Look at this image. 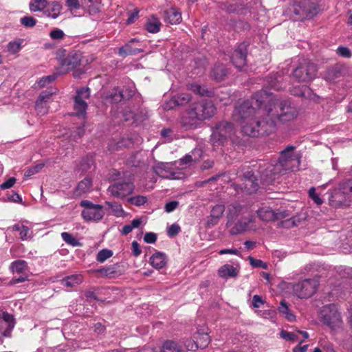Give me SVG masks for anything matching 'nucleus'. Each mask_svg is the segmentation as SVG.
<instances>
[{
	"label": "nucleus",
	"instance_id": "1",
	"mask_svg": "<svg viewBox=\"0 0 352 352\" xmlns=\"http://www.w3.org/2000/svg\"><path fill=\"white\" fill-rule=\"evenodd\" d=\"M263 124L256 122L255 128L250 125L244 126L245 131L250 137H258L269 135L276 129L277 122H286L294 120L298 116L295 107L291 105L287 100H275L270 101L263 108Z\"/></svg>",
	"mask_w": 352,
	"mask_h": 352
},
{
	"label": "nucleus",
	"instance_id": "2",
	"mask_svg": "<svg viewBox=\"0 0 352 352\" xmlns=\"http://www.w3.org/2000/svg\"><path fill=\"white\" fill-rule=\"evenodd\" d=\"M268 97L267 91L261 90L255 93L250 100H245L235 107L232 114L233 119L241 124L242 131L245 135H248L244 126L250 125L252 128H255L256 122L263 125L265 115L262 106Z\"/></svg>",
	"mask_w": 352,
	"mask_h": 352
},
{
	"label": "nucleus",
	"instance_id": "3",
	"mask_svg": "<svg viewBox=\"0 0 352 352\" xmlns=\"http://www.w3.org/2000/svg\"><path fill=\"white\" fill-rule=\"evenodd\" d=\"M295 146H288L280 152L278 160L275 164L265 163V169L260 173L265 177L267 182H272L276 176L282 175L285 171H294L300 165V155L294 152Z\"/></svg>",
	"mask_w": 352,
	"mask_h": 352
},
{
	"label": "nucleus",
	"instance_id": "4",
	"mask_svg": "<svg viewBox=\"0 0 352 352\" xmlns=\"http://www.w3.org/2000/svg\"><path fill=\"white\" fill-rule=\"evenodd\" d=\"M217 108L211 100L203 99L190 104L182 117L184 125L195 126L198 121H204L213 117Z\"/></svg>",
	"mask_w": 352,
	"mask_h": 352
},
{
	"label": "nucleus",
	"instance_id": "5",
	"mask_svg": "<svg viewBox=\"0 0 352 352\" xmlns=\"http://www.w3.org/2000/svg\"><path fill=\"white\" fill-rule=\"evenodd\" d=\"M265 167L263 163L259 164L258 167L256 165H254L253 168L246 170L241 177L242 184L240 186L241 190L250 195L256 192L259 188L258 176L261 182L270 184V182H267L264 175L260 173V170L265 169Z\"/></svg>",
	"mask_w": 352,
	"mask_h": 352
},
{
	"label": "nucleus",
	"instance_id": "6",
	"mask_svg": "<svg viewBox=\"0 0 352 352\" xmlns=\"http://www.w3.org/2000/svg\"><path fill=\"white\" fill-rule=\"evenodd\" d=\"M291 10L294 14V20H305L316 16L320 8L317 0H302L294 3Z\"/></svg>",
	"mask_w": 352,
	"mask_h": 352
},
{
	"label": "nucleus",
	"instance_id": "7",
	"mask_svg": "<svg viewBox=\"0 0 352 352\" xmlns=\"http://www.w3.org/2000/svg\"><path fill=\"white\" fill-rule=\"evenodd\" d=\"M234 133V127L231 122L227 121L219 122L217 124L210 137L212 146L215 149L221 146H223Z\"/></svg>",
	"mask_w": 352,
	"mask_h": 352
},
{
	"label": "nucleus",
	"instance_id": "8",
	"mask_svg": "<svg viewBox=\"0 0 352 352\" xmlns=\"http://www.w3.org/2000/svg\"><path fill=\"white\" fill-rule=\"evenodd\" d=\"M317 65L307 59H302L292 72L293 77L298 82H309L317 75Z\"/></svg>",
	"mask_w": 352,
	"mask_h": 352
},
{
	"label": "nucleus",
	"instance_id": "9",
	"mask_svg": "<svg viewBox=\"0 0 352 352\" xmlns=\"http://www.w3.org/2000/svg\"><path fill=\"white\" fill-rule=\"evenodd\" d=\"M320 319L332 330L341 327L342 324L340 314L334 305H329L322 308L320 311Z\"/></svg>",
	"mask_w": 352,
	"mask_h": 352
},
{
	"label": "nucleus",
	"instance_id": "10",
	"mask_svg": "<svg viewBox=\"0 0 352 352\" xmlns=\"http://www.w3.org/2000/svg\"><path fill=\"white\" fill-rule=\"evenodd\" d=\"M318 285L319 282L317 279H305L293 285V292L300 298H307L316 293Z\"/></svg>",
	"mask_w": 352,
	"mask_h": 352
},
{
	"label": "nucleus",
	"instance_id": "11",
	"mask_svg": "<svg viewBox=\"0 0 352 352\" xmlns=\"http://www.w3.org/2000/svg\"><path fill=\"white\" fill-rule=\"evenodd\" d=\"M80 205L84 208L81 216L86 221H98L104 217L103 206L101 205L94 204L89 200H82Z\"/></svg>",
	"mask_w": 352,
	"mask_h": 352
},
{
	"label": "nucleus",
	"instance_id": "12",
	"mask_svg": "<svg viewBox=\"0 0 352 352\" xmlns=\"http://www.w3.org/2000/svg\"><path fill=\"white\" fill-rule=\"evenodd\" d=\"M90 97V89L88 87H82L76 91L74 98V115L78 118H84L87 109V103L85 100Z\"/></svg>",
	"mask_w": 352,
	"mask_h": 352
},
{
	"label": "nucleus",
	"instance_id": "13",
	"mask_svg": "<svg viewBox=\"0 0 352 352\" xmlns=\"http://www.w3.org/2000/svg\"><path fill=\"white\" fill-rule=\"evenodd\" d=\"M82 56L79 52H71L60 61L61 65L60 73L65 74L77 68L81 65Z\"/></svg>",
	"mask_w": 352,
	"mask_h": 352
},
{
	"label": "nucleus",
	"instance_id": "14",
	"mask_svg": "<svg viewBox=\"0 0 352 352\" xmlns=\"http://www.w3.org/2000/svg\"><path fill=\"white\" fill-rule=\"evenodd\" d=\"M257 227L255 225V219L253 216L242 217L238 220L230 228V232L232 235H237L246 231H255Z\"/></svg>",
	"mask_w": 352,
	"mask_h": 352
},
{
	"label": "nucleus",
	"instance_id": "15",
	"mask_svg": "<svg viewBox=\"0 0 352 352\" xmlns=\"http://www.w3.org/2000/svg\"><path fill=\"white\" fill-rule=\"evenodd\" d=\"M134 187L130 182H116L111 185L108 190L115 197L124 198L133 192Z\"/></svg>",
	"mask_w": 352,
	"mask_h": 352
},
{
	"label": "nucleus",
	"instance_id": "16",
	"mask_svg": "<svg viewBox=\"0 0 352 352\" xmlns=\"http://www.w3.org/2000/svg\"><path fill=\"white\" fill-rule=\"evenodd\" d=\"M247 54L248 45L245 43L239 44L231 56L233 65L239 69L243 67L246 64Z\"/></svg>",
	"mask_w": 352,
	"mask_h": 352
},
{
	"label": "nucleus",
	"instance_id": "17",
	"mask_svg": "<svg viewBox=\"0 0 352 352\" xmlns=\"http://www.w3.org/2000/svg\"><path fill=\"white\" fill-rule=\"evenodd\" d=\"M350 197L346 195L340 186L339 188L334 190L329 197V204L334 208H341L349 205Z\"/></svg>",
	"mask_w": 352,
	"mask_h": 352
},
{
	"label": "nucleus",
	"instance_id": "18",
	"mask_svg": "<svg viewBox=\"0 0 352 352\" xmlns=\"http://www.w3.org/2000/svg\"><path fill=\"white\" fill-rule=\"evenodd\" d=\"M225 205L217 204L211 208L210 215L207 217L206 226L212 228L217 225L225 212Z\"/></svg>",
	"mask_w": 352,
	"mask_h": 352
},
{
	"label": "nucleus",
	"instance_id": "19",
	"mask_svg": "<svg viewBox=\"0 0 352 352\" xmlns=\"http://www.w3.org/2000/svg\"><path fill=\"white\" fill-rule=\"evenodd\" d=\"M192 98L189 94L187 93H181L178 94L172 98H170L165 104L164 109L170 110L173 109L177 107L184 106L188 104Z\"/></svg>",
	"mask_w": 352,
	"mask_h": 352
},
{
	"label": "nucleus",
	"instance_id": "20",
	"mask_svg": "<svg viewBox=\"0 0 352 352\" xmlns=\"http://www.w3.org/2000/svg\"><path fill=\"white\" fill-rule=\"evenodd\" d=\"M133 91L129 89H121L117 87L107 96V98L111 100L112 102L118 103L129 99L133 96Z\"/></svg>",
	"mask_w": 352,
	"mask_h": 352
},
{
	"label": "nucleus",
	"instance_id": "21",
	"mask_svg": "<svg viewBox=\"0 0 352 352\" xmlns=\"http://www.w3.org/2000/svg\"><path fill=\"white\" fill-rule=\"evenodd\" d=\"M140 41L135 38H131L125 45L122 46L118 50V55L122 58H125L128 56L137 55L140 52H143V50L139 47H134L135 43H139Z\"/></svg>",
	"mask_w": 352,
	"mask_h": 352
},
{
	"label": "nucleus",
	"instance_id": "22",
	"mask_svg": "<svg viewBox=\"0 0 352 352\" xmlns=\"http://www.w3.org/2000/svg\"><path fill=\"white\" fill-rule=\"evenodd\" d=\"M249 212V207L239 203H233L228 206L227 217L229 220H233L241 214Z\"/></svg>",
	"mask_w": 352,
	"mask_h": 352
},
{
	"label": "nucleus",
	"instance_id": "23",
	"mask_svg": "<svg viewBox=\"0 0 352 352\" xmlns=\"http://www.w3.org/2000/svg\"><path fill=\"white\" fill-rule=\"evenodd\" d=\"M156 175L165 179H176L175 173L171 170L170 165L167 163L160 162L153 168Z\"/></svg>",
	"mask_w": 352,
	"mask_h": 352
},
{
	"label": "nucleus",
	"instance_id": "24",
	"mask_svg": "<svg viewBox=\"0 0 352 352\" xmlns=\"http://www.w3.org/2000/svg\"><path fill=\"white\" fill-rule=\"evenodd\" d=\"M188 89L201 97L212 98L216 94L213 89H210L206 85H200L197 83H191L188 85Z\"/></svg>",
	"mask_w": 352,
	"mask_h": 352
},
{
	"label": "nucleus",
	"instance_id": "25",
	"mask_svg": "<svg viewBox=\"0 0 352 352\" xmlns=\"http://www.w3.org/2000/svg\"><path fill=\"white\" fill-rule=\"evenodd\" d=\"M289 217V214L287 210H283V211L278 210L277 212L275 211L274 221L281 220V221L280 223V226L283 228H290L292 227L297 226V224H296L294 219L292 217L288 218L285 220H283Z\"/></svg>",
	"mask_w": 352,
	"mask_h": 352
},
{
	"label": "nucleus",
	"instance_id": "26",
	"mask_svg": "<svg viewBox=\"0 0 352 352\" xmlns=\"http://www.w3.org/2000/svg\"><path fill=\"white\" fill-rule=\"evenodd\" d=\"M164 20L172 25L179 24L182 21V13L176 8H171L164 11Z\"/></svg>",
	"mask_w": 352,
	"mask_h": 352
},
{
	"label": "nucleus",
	"instance_id": "27",
	"mask_svg": "<svg viewBox=\"0 0 352 352\" xmlns=\"http://www.w3.org/2000/svg\"><path fill=\"white\" fill-rule=\"evenodd\" d=\"M150 263L157 270L162 269L167 263V256L164 252H156L150 258Z\"/></svg>",
	"mask_w": 352,
	"mask_h": 352
},
{
	"label": "nucleus",
	"instance_id": "28",
	"mask_svg": "<svg viewBox=\"0 0 352 352\" xmlns=\"http://www.w3.org/2000/svg\"><path fill=\"white\" fill-rule=\"evenodd\" d=\"M83 281V276L81 274H72L64 277L60 280V284L66 287H74L81 284Z\"/></svg>",
	"mask_w": 352,
	"mask_h": 352
},
{
	"label": "nucleus",
	"instance_id": "29",
	"mask_svg": "<svg viewBox=\"0 0 352 352\" xmlns=\"http://www.w3.org/2000/svg\"><path fill=\"white\" fill-rule=\"evenodd\" d=\"M218 273L223 278H234L238 276L239 270L233 265L226 264L219 269Z\"/></svg>",
	"mask_w": 352,
	"mask_h": 352
},
{
	"label": "nucleus",
	"instance_id": "30",
	"mask_svg": "<svg viewBox=\"0 0 352 352\" xmlns=\"http://www.w3.org/2000/svg\"><path fill=\"white\" fill-rule=\"evenodd\" d=\"M258 217L263 221H274L275 211L268 206H263L256 210Z\"/></svg>",
	"mask_w": 352,
	"mask_h": 352
},
{
	"label": "nucleus",
	"instance_id": "31",
	"mask_svg": "<svg viewBox=\"0 0 352 352\" xmlns=\"http://www.w3.org/2000/svg\"><path fill=\"white\" fill-rule=\"evenodd\" d=\"M161 25L162 23L159 19L152 15L147 19L144 28L148 32L155 34L160 31Z\"/></svg>",
	"mask_w": 352,
	"mask_h": 352
},
{
	"label": "nucleus",
	"instance_id": "32",
	"mask_svg": "<svg viewBox=\"0 0 352 352\" xmlns=\"http://www.w3.org/2000/svg\"><path fill=\"white\" fill-rule=\"evenodd\" d=\"M92 187V181L89 178H85L80 181L74 190V194L76 196H80L82 194L89 192Z\"/></svg>",
	"mask_w": 352,
	"mask_h": 352
},
{
	"label": "nucleus",
	"instance_id": "33",
	"mask_svg": "<svg viewBox=\"0 0 352 352\" xmlns=\"http://www.w3.org/2000/svg\"><path fill=\"white\" fill-rule=\"evenodd\" d=\"M161 352H186L182 346L177 342L167 340L164 341L161 347Z\"/></svg>",
	"mask_w": 352,
	"mask_h": 352
},
{
	"label": "nucleus",
	"instance_id": "34",
	"mask_svg": "<svg viewBox=\"0 0 352 352\" xmlns=\"http://www.w3.org/2000/svg\"><path fill=\"white\" fill-rule=\"evenodd\" d=\"M228 74V69L223 64H216L212 71L214 79L218 82L223 81Z\"/></svg>",
	"mask_w": 352,
	"mask_h": 352
},
{
	"label": "nucleus",
	"instance_id": "35",
	"mask_svg": "<svg viewBox=\"0 0 352 352\" xmlns=\"http://www.w3.org/2000/svg\"><path fill=\"white\" fill-rule=\"evenodd\" d=\"M28 270V263L24 260H16L10 265V270L14 274H23Z\"/></svg>",
	"mask_w": 352,
	"mask_h": 352
},
{
	"label": "nucleus",
	"instance_id": "36",
	"mask_svg": "<svg viewBox=\"0 0 352 352\" xmlns=\"http://www.w3.org/2000/svg\"><path fill=\"white\" fill-rule=\"evenodd\" d=\"M94 160L91 156H87L86 157L82 158L79 165V169L82 173L91 171L94 169Z\"/></svg>",
	"mask_w": 352,
	"mask_h": 352
},
{
	"label": "nucleus",
	"instance_id": "37",
	"mask_svg": "<svg viewBox=\"0 0 352 352\" xmlns=\"http://www.w3.org/2000/svg\"><path fill=\"white\" fill-rule=\"evenodd\" d=\"M118 267V265H113L105 267H102L99 270H97V272L100 273L102 276H107L108 278H115L118 275V273L116 270Z\"/></svg>",
	"mask_w": 352,
	"mask_h": 352
},
{
	"label": "nucleus",
	"instance_id": "38",
	"mask_svg": "<svg viewBox=\"0 0 352 352\" xmlns=\"http://www.w3.org/2000/svg\"><path fill=\"white\" fill-rule=\"evenodd\" d=\"M62 9L61 5L57 1H52L51 3V9L48 8L45 12L48 16L52 19H56L58 16Z\"/></svg>",
	"mask_w": 352,
	"mask_h": 352
},
{
	"label": "nucleus",
	"instance_id": "39",
	"mask_svg": "<svg viewBox=\"0 0 352 352\" xmlns=\"http://www.w3.org/2000/svg\"><path fill=\"white\" fill-rule=\"evenodd\" d=\"M47 0H33L30 3V10L32 12L42 11L47 6Z\"/></svg>",
	"mask_w": 352,
	"mask_h": 352
},
{
	"label": "nucleus",
	"instance_id": "40",
	"mask_svg": "<svg viewBox=\"0 0 352 352\" xmlns=\"http://www.w3.org/2000/svg\"><path fill=\"white\" fill-rule=\"evenodd\" d=\"M141 223V219H134L130 224H127L123 226L122 234L123 235L129 234L134 228H138Z\"/></svg>",
	"mask_w": 352,
	"mask_h": 352
},
{
	"label": "nucleus",
	"instance_id": "41",
	"mask_svg": "<svg viewBox=\"0 0 352 352\" xmlns=\"http://www.w3.org/2000/svg\"><path fill=\"white\" fill-rule=\"evenodd\" d=\"M44 166V163H38L36 164V165L30 166L25 170L24 176L25 177H29L36 173H38L43 169Z\"/></svg>",
	"mask_w": 352,
	"mask_h": 352
},
{
	"label": "nucleus",
	"instance_id": "42",
	"mask_svg": "<svg viewBox=\"0 0 352 352\" xmlns=\"http://www.w3.org/2000/svg\"><path fill=\"white\" fill-rule=\"evenodd\" d=\"M61 237L63 240L67 244L72 245L74 247L78 246L80 243L78 241L74 238L70 233L69 232H62Z\"/></svg>",
	"mask_w": 352,
	"mask_h": 352
},
{
	"label": "nucleus",
	"instance_id": "43",
	"mask_svg": "<svg viewBox=\"0 0 352 352\" xmlns=\"http://www.w3.org/2000/svg\"><path fill=\"white\" fill-rule=\"evenodd\" d=\"M147 197L143 195H137L129 197L128 202L136 206H141L147 202Z\"/></svg>",
	"mask_w": 352,
	"mask_h": 352
},
{
	"label": "nucleus",
	"instance_id": "44",
	"mask_svg": "<svg viewBox=\"0 0 352 352\" xmlns=\"http://www.w3.org/2000/svg\"><path fill=\"white\" fill-rule=\"evenodd\" d=\"M112 255L113 252L111 250L108 249H102V250L98 252L96 256V260L100 263H103L107 259L112 256Z\"/></svg>",
	"mask_w": 352,
	"mask_h": 352
},
{
	"label": "nucleus",
	"instance_id": "45",
	"mask_svg": "<svg viewBox=\"0 0 352 352\" xmlns=\"http://www.w3.org/2000/svg\"><path fill=\"white\" fill-rule=\"evenodd\" d=\"M35 109L38 114L45 115L48 112V107L47 106V103L43 101H40V100L37 99L35 104Z\"/></svg>",
	"mask_w": 352,
	"mask_h": 352
},
{
	"label": "nucleus",
	"instance_id": "46",
	"mask_svg": "<svg viewBox=\"0 0 352 352\" xmlns=\"http://www.w3.org/2000/svg\"><path fill=\"white\" fill-rule=\"evenodd\" d=\"M20 22L25 28H33L36 24V20L30 16H25L21 18Z\"/></svg>",
	"mask_w": 352,
	"mask_h": 352
},
{
	"label": "nucleus",
	"instance_id": "47",
	"mask_svg": "<svg viewBox=\"0 0 352 352\" xmlns=\"http://www.w3.org/2000/svg\"><path fill=\"white\" fill-rule=\"evenodd\" d=\"M65 34L64 32L58 28H54L50 33V36L52 40L63 39Z\"/></svg>",
	"mask_w": 352,
	"mask_h": 352
},
{
	"label": "nucleus",
	"instance_id": "48",
	"mask_svg": "<svg viewBox=\"0 0 352 352\" xmlns=\"http://www.w3.org/2000/svg\"><path fill=\"white\" fill-rule=\"evenodd\" d=\"M8 47V51L10 54H16L18 52H19V50L21 48V43L20 42H18V41H10L8 44V47Z\"/></svg>",
	"mask_w": 352,
	"mask_h": 352
},
{
	"label": "nucleus",
	"instance_id": "49",
	"mask_svg": "<svg viewBox=\"0 0 352 352\" xmlns=\"http://www.w3.org/2000/svg\"><path fill=\"white\" fill-rule=\"evenodd\" d=\"M197 338H198V340L199 341V344L200 348L206 347L210 341V336H208V333H202V334L199 333L198 337H197Z\"/></svg>",
	"mask_w": 352,
	"mask_h": 352
},
{
	"label": "nucleus",
	"instance_id": "50",
	"mask_svg": "<svg viewBox=\"0 0 352 352\" xmlns=\"http://www.w3.org/2000/svg\"><path fill=\"white\" fill-rule=\"evenodd\" d=\"M337 54L344 58H351L352 56L351 50L344 46H339L336 50Z\"/></svg>",
	"mask_w": 352,
	"mask_h": 352
},
{
	"label": "nucleus",
	"instance_id": "51",
	"mask_svg": "<svg viewBox=\"0 0 352 352\" xmlns=\"http://www.w3.org/2000/svg\"><path fill=\"white\" fill-rule=\"evenodd\" d=\"M248 259L250 261V265L254 267H261L263 269H267V265L265 263H263L260 259H256L252 256H249Z\"/></svg>",
	"mask_w": 352,
	"mask_h": 352
},
{
	"label": "nucleus",
	"instance_id": "52",
	"mask_svg": "<svg viewBox=\"0 0 352 352\" xmlns=\"http://www.w3.org/2000/svg\"><path fill=\"white\" fill-rule=\"evenodd\" d=\"M309 196L318 205H321L323 202L322 199L316 192V189L314 187L309 190Z\"/></svg>",
	"mask_w": 352,
	"mask_h": 352
},
{
	"label": "nucleus",
	"instance_id": "53",
	"mask_svg": "<svg viewBox=\"0 0 352 352\" xmlns=\"http://www.w3.org/2000/svg\"><path fill=\"white\" fill-rule=\"evenodd\" d=\"M280 336L283 339L289 341L295 342L298 339V336L292 332H288L287 331L283 330L280 332Z\"/></svg>",
	"mask_w": 352,
	"mask_h": 352
},
{
	"label": "nucleus",
	"instance_id": "54",
	"mask_svg": "<svg viewBox=\"0 0 352 352\" xmlns=\"http://www.w3.org/2000/svg\"><path fill=\"white\" fill-rule=\"evenodd\" d=\"M349 197H352V179L343 182L340 185Z\"/></svg>",
	"mask_w": 352,
	"mask_h": 352
},
{
	"label": "nucleus",
	"instance_id": "55",
	"mask_svg": "<svg viewBox=\"0 0 352 352\" xmlns=\"http://www.w3.org/2000/svg\"><path fill=\"white\" fill-rule=\"evenodd\" d=\"M106 204L113 209L117 216H120L124 212L120 204L116 202H106Z\"/></svg>",
	"mask_w": 352,
	"mask_h": 352
},
{
	"label": "nucleus",
	"instance_id": "56",
	"mask_svg": "<svg viewBox=\"0 0 352 352\" xmlns=\"http://www.w3.org/2000/svg\"><path fill=\"white\" fill-rule=\"evenodd\" d=\"M56 79L55 75H50L41 78L38 82L40 87H45L47 84H49Z\"/></svg>",
	"mask_w": 352,
	"mask_h": 352
},
{
	"label": "nucleus",
	"instance_id": "57",
	"mask_svg": "<svg viewBox=\"0 0 352 352\" xmlns=\"http://www.w3.org/2000/svg\"><path fill=\"white\" fill-rule=\"evenodd\" d=\"M65 5L70 10H76L80 8L79 0H65Z\"/></svg>",
	"mask_w": 352,
	"mask_h": 352
},
{
	"label": "nucleus",
	"instance_id": "58",
	"mask_svg": "<svg viewBox=\"0 0 352 352\" xmlns=\"http://www.w3.org/2000/svg\"><path fill=\"white\" fill-rule=\"evenodd\" d=\"M139 17V10L135 8L133 12L129 13V17L126 20V24L129 25L134 23Z\"/></svg>",
	"mask_w": 352,
	"mask_h": 352
},
{
	"label": "nucleus",
	"instance_id": "59",
	"mask_svg": "<svg viewBox=\"0 0 352 352\" xmlns=\"http://www.w3.org/2000/svg\"><path fill=\"white\" fill-rule=\"evenodd\" d=\"M196 338V341L194 340H188L185 342V345L188 350L190 351H195L199 347V341L197 338Z\"/></svg>",
	"mask_w": 352,
	"mask_h": 352
},
{
	"label": "nucleus",
	"instance_id": "60",
	"mask_svg": "<svg viewBox=\"0 0 352 352\" xmlns=\"http://www.w3.org/2000/svg\"><path fill=\"white\" fill-rule=\"evenodd\" d=\"M181 231L180 227L177 224H172L168 229L167 234L169 236L173 237Z\"/></svg>",
	"mask_w": 352,
	"mask_h": 352
},
{
	"label": "nucleus",
	"instance_id": "61",
	"mask_svg": "<svg viewBox=\"0 0 352 352\" xmlns=\"http://www.w3.org/2000/svg\"><path fill=\"white\" fill-rule=\"evenodd\" d=\"M157 239V234L154 232H146L144 236V241L147 243H154Z\"/></svg>",
	"mask_w": 352,
	"mask_h": 352
},
{
	"label": "nucleus",
	"instance_id": "62",
	"mask_svg": "<svg viewBox=\"0 0 352 352\" xmlns=\"http://www.w3.org/2000/svg\"><path fill=\"white\" fill-rule=\"evenodd\" d=\"M52 94H53V92L50 91L48 90H45L41 93L38 99L40 100V101H43L47 103Z\"/></svg>",
	"mask_w": 352,
	"mask_h": 352
},
{
	"label": "nucleus",
	"instance_id": "63",
	"mask_svg": "<svg viewBox=\"0 0 352 352\" xmlns=\"http://www.w3.org/2000/svg\"><path fill=\"white\" fill-rule=\"evenodd\" d=\"M19 236L20 239L22 240H27L28 239L30 236V229L28 227L22 225V228L21 229L19 232Z\"/></svg>",
	"mask_w": 352,
	"mask_h": 352
},
{
	"label": "nucleus",
	"instance_id": "64",
	"mask_svg": "<svg viewBox=\"0 0 352 352\" xmlns=\"http://www.w3.org/2000/svg\"><path fill=\"white\" fill-rule=\"evenodd\" d=\"M265 301L262 299L259 295H254L252 298V304L254 308L261 307V305H263Z\"/></svg>",
	"mask_w": 352,
	"mask_h": 352
}]
</instances>
